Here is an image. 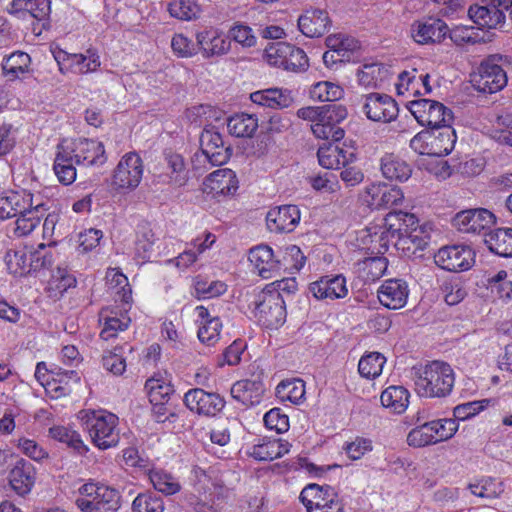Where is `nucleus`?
<instances>
[{
    "mask_svg": "<svg viewBox=\"0 0 512 512\" xmlns=\"http://www.w3.org/2000/svg\"><path fill=\"white\" fill-rule=\"evenodd\" d=\"M454 381V372L449 364L432 361L416 372L415 391L421 397H445L451 393Z\"/></svg>",
    "mask_w": 512,
    "mask_h": 512,
    "instance_id": "obj_1",
    "label": "nucleus"
},
{
    "mask_svg": "<svg viewBox=\"0 0 512 512\" xmlns=\"http://www.w3.org/2000/svg\"><path fill=\"white\" fill-rule=\"evenodd\" d=\"M81 417L93 443L100 449L114 447L119 442V432L116 430L118 417L107 411L83 412Z\"/></svg>",
    "mask_w": 512,
    "mask_h": 512,
    "instance_id": "obj_2",
    "label": "nucleus"
},
{
    "mask_svg": "<svg viewBox=\"0 0 512 512\" xmlns=\"http://www.w3.org/2000/svg\"><path fill=\"white\" fill-rule=\"evenodd\" d=\"M201 152L192 160L193 168L205 171L215 165H222L230 157L231 149L225 146L222 135L214 127L205 128L200 136Z\"/></svg>",
    "mask_w": 512,
    "mask_h": 512,
    "instance_id": "obj_3",
    "label": "nucleus"
},
{
    "mask_svg": "<svg viewBox=\"0 0 512 512\" xmlns=\"http://www.w3.org/2000/svg\"><path fill=\"white\" fill-rule=\"evenodd\" d=\"M254 317L268 329H277L286 320V307L279 291H262L254 303Z\"/></svg>",
    "mask_w": 512,
    "mask_h": 512,
    "instance_id": "obj_4",
    "label": "nucleus"
},
{
    "mask_svg": "<svg viewBox=\"0 0 512 512\" xmlns=\"http://www.w3.org/2000/svg\"><path fill=\"white\" fill-rule=\"evenodd\" d=\"M408 108L417 122L422 126H427L428 130L451 125L453 121L452 111L435 100L418 99L410 101Z\"/></svg>",
    "mask_w": 512,
    "mask_h": 512,
    "instance_id": "obj_5",
    "label": "nucleus"
},
{
    "mask_svg": "<svg viewBox=\"0 0 512 512\" xmlns=\"http://www.w3.org/2000/svg\"><path fill=\"white\" fill-rule=\"evenodd\" d=\"M508 82L506 71L493 58L482 61L470 74V83L473 88L484 94H493L501 91Z\"/></svg>",
    "mask_w": 512,
    "mask_h": 512,
    "instance_id": "obj_6",
    "label": "nucleus"
},
{
    "mask_svg": "<svg viewBox=\"0 0 512 512\" xmlns=\"http://www.w3.org/2000/svg\"><path fill=\"white\" fill-rule=\"evenodd\" d=\"M143 176V162L134 152L125 154L112 175L111 186L116 191L134 190L141 182Z\"/></svg>",
    "mask_w": 512,
    "mask_h": 512,
    "instance_id": "obj_7",
    "label": "nucleus"
},
{
    "mask_svg": "<svg viewBox=\"0 0 512 512\" xmlns=\"http://www.w3.org/2000/svg\"><path fill=\"white\" fill-rule=\"evenodd\" d=\"M322 113L319 120L311 125L313 134L323 140H341L345 132L339 123L347 117V109L343 105L331 103L323 106Z\"/></svg>",
    "mask_w": 512,
    "mask_h": 512,
    "instance_id": "obj_8",
    "label": "nucleus"
},
{
    "mask_svg": "<svg viewBox=\"0 0 512 512\" xmlns=\"http://www.w3.org/2000/svg\"><path fill=\"white\" fill-rule=\"evenodd\" d=\"M61 143L71 150L70 154L75 159L76 165L101 166L107 161L104 145L96 140L86 138L64 139Z\"/></svg>",
    "mask_w": 512,
    "mask_h": 512,
    "instance_id": "obj_9",
    "label": "nucleus"
},
{
    "mask_svg": "<svg viewBox=\"0 0 512 512\" xmlns=\"http://www.w3.org/2000/svg\"><path fill=\"white\" fill-rule=\"evenodd\" d=\"M362 202L371 209H388L404 199L402 190L386 183H372L360 195Z\"/></svg>",
    "mask_w": 512,
    "mask_h": 512,
    "instance_id": "obj_10",
    "label": "nucleus"
},
{
    "mask_svg": "<svg viewBox=\"0 0 512 512\" xmlns=\"http://www.w3.org/2000/svg\"><path fill=\"white\" fill-rule=\"evenodd\" d=\"M434 262L447 271H465L474 264V252L467 246H446L440 248L434 255Z\"/></svg>",
    "mask_w": 512,
    "mask_h": 512,
    "instance_id": "obj_11",
    "label": "nucleus"
},
{
    "mask_svg": "<svg viewBox=\"0 0 512 512\" xmlns=\"http://www.w3.org/2000/svg\"><path fill=\"white\" fill-rule=\"evenodd\" d=\"M495 222L494 214L484 208L458 212L453 218V226L463 233L488 234L486 231Z\"/></svg>",
    "mask_w": 512,
    "mask_h": 512,
    "instance_id": "obj_12",
    "label": "nucleus"
},
{
    "mask_svg": "<svg viewBox=\"0 0 512 512\" xmlns=\"http://www.w3.org/2000/svg\"><path fill=\"white\" fill-rule=\"evenodd\" d=\"M184 403L190 411L209 417L216 416L225 406V401L219 394L206 392L202 388L186 392Z\"/></svg>",
    "mask_w": 512,
    "mask_h": 512,
    "instance_id": "obj_13",
    "label": "nucleus"
},
{
    "mask_svg": "<svg viewBox=\"0 0 512 512\" xmlns=\"http://www.w3.org/2000/svg\"><path fill=\"white\" fill-rule=\"evenodd\" d=\"M363 111L367 118L376 122H391L399 112L396 101L387 94L370 93L365 96Z\"/></svg>",
    "mask_w": 512,
    "mask_h": 512,
    "instance_id": "obj_14",
    "label": "nucleus"
},
{
    "mask_svg": "<svg viewBox=\"0 0 512 512\" xmlns=\"http://www.w3.org/2000/svg\"><path fill=\"white\" fill-rule=\"evenodd\" d=\"M301 213L296 205H282L270 209L266 215L267 226L275 232H292L299 224Z\"/></svg>",
    "mask_w": 512,
    "mask_h": 512,
    "instance_id": "obj_15",
    "label": "nucleus"
},
{
    "mask_svg": "<svg viewBox=\"0 0 512 512\" xmlns=\"http://www.w3.org/2000/svg\"><path fill=\"white\" fill-rule=\"evenodd\" d=\"M484 5H472L468 10L471 20L481 28L495 29L505 22L504 11L509 8L482 0Z\"/></svg>",
    "mask_w": 512,
    "mask_h": 512,
    "instance_id": "obj_16",
    "label": "nucleus"
},
{
    "mask_svg": "<svg viewBox=\"0 0 512 512\" xmlns=\"http://www.w3.org/2000/svg\"><path fill=\"white\" fill-rule=\"evenodd\" d=\"M309 292L318 300H335L348 294L346 279L342 275L324 276L309 285Z\"/></svg>",
    "mask_w": 512,
    "mask_h": 512,
    "instance_id": "obj_17",
    "label": "nucleus"
},
{
    "mask_svg": "<svg viewBox=\"0 0 512 512\" xmlns=\"http://www.w3.org/2000/svg\"><path fill=\"white\" fill-rule=\"evenodd\" d=\"M407 283L401 279H388L378 289L380 303L389 309L402 308L408 298Z\"/></svg>",
    "mask_w": 512,
    "mask_h": 512,
    "instance_id": "obj_18",
    "label": "nucleus"
},
{
    "mask_svg": "<svg viewBox=\"0 0 512 512\" xmlns=\"http://www.w3.org/2000/svg\"><path fill=\"white\" fill-rule=\"evenodd\" d=\"M331 26L328 12L321 9L306 10L298 19L300 31L307 37H321Z\"/></svg>",
    "mask_w": 512,
    "mask_h": 512,
    "instance_id": "obj_19",
    "label": "nucleus"
},
{
    "mask_svg": "<svg viewBox=\"0 0 512 512\" xmlns=\"http://www.w3.org/2000/svg\"><path fill=\"white\" fill-rule=\"evenodd\" d=\"M418 224V219L414 214L394 211L390 212L384 218L383 235L391 238L394 242L400 241L404 234H407L412 227Z\"/></svg>",
    "mask_w": 512,
    "mask_h": 512,
    "instance_id": "obj_20",
    "label": "nucleus"
},
{
    "mask_svg": "<svg viewBox=\"0 0 512 512\" xmlns=\"http://www.w3.org/2000/svg\"><path fill=\"white\" fill-rule=\"evenodd\" d=\"M264 391V384L259 378L244 379L232 385L231 396L242 405L249 407L261 402Z\"/></svg>",
    "mask_w": 512,
    "mask_h": 512,
    "instance_id": "obj_21",
    "label": "nucleus"
},
{
    "mask_svg": "<svg viewBox=\"0 0 512 512\" xmlns=\"http://www.w3.org/2000/svg\"><path fill=\"white\" fill-rule=\"evenodd\" d=\"M249 261L264 279L275 277L280 269V261L274 258L272 249L267 245L250 249Z\"/></svg>",
    "mask_w": 512,
    "mask_h": 512,
    "instance_id": "obj_22",
    "label": "nucleus"
},
{
    "mask_svg": "<svg viewBox=\"0 0 512 512\" xmlns=\"http://www.w3.org/2000/svg\"><path fill=\"white\" fill-rule=\"evenodd\" d=\"M35 479L36 472L34 466L24 459L17 461L9 472V484L13 491L20 496H24L31 491Z\"/></svg>",
    "mask_w": 512,
    "mask_h": 512,
    "instance_id": "obj_23",
    "label": "nucleus"
},
{
    "mask_svg": "<svg viewBox=\"0 0 512 512\" xmlns=\"http://www.w3.org/2000/svg\"><path fill=\"white\" fill-rule=\"evenodd\" d=\"M447 32V24L440 19L434 18L419 22L413 25L412 28V36L420 44L439 43L445 38Z\"/></svg>",
    "mask_w": 512,
    "mask_h": 512,
    "instance_id": "obj_24",
    "label": "nucleus"
},
{
    "mask_svg": "<svg viewBox=\"0 0 512 512\" xmlns=\"http://www.w3.org/2000/svg\"><path fill=\"white\" fill-rule=\"evenodd\" d=\"M33 204L32 194L26 191H9L0 195V220L16 217L19 211Z\"/></svg>",
    "mask_w": 512,
    "mask_h": 512,
    "instance_id": "obj_25",
    "label": "nucleus"
},
{
    "mask_svg": "<svg viewBox=\"0 0 512 512\" xmlns=\"http://www.w3.org/2000/svg\"><path fill=\"white\" fill-rule=\"evenodd\" d=\"M317 156L319 164L326 169H339L340 167H345L355 158L353 152L345 150L332 143H324L320 146Z\"/></svg>",
    "mask_w": 512,
    "mask_h": 512,
    "instance_id": "obj_26",
    "label": "nucleus"
},
{
    "mask_svg": "<svg viewBox=\"0 0 512 512\" xmlns=\"http://www.w3.org/2000/svg\"><path fill=\"white\" fill-rule=\"evenodd\" d=\"M70 151L68 146L61 142L57 145L53 169L59 182L63 185H70L76 180V163Z\"/></svg>",
    "mask_w": 512,
    "mask_h": 512,
    "instance_id": "obj_27",
    "label": "nucleus"
},
{
    "mask_svg": "<svg viewBox=\"0 0 512 512\" xmlns=\"http://www.w3.org/2000/svg\"><path fill=\"white\" fill-rule=\"evenodd\" d=\"M250 99L253 103L273 108H287L293 103V97L288 90L270 88L251 93Z\"/></svg>",
    "mask_w": 512,
    "mask_h": 512,
    "instance_id": "obj_28",
    "label": "nucleus"
},
{
    "mask_svg": "<svg viewBox=\"0 0 512 512\" xmlns=\"http://www.w3.org/2000/svg\"><path fill=\"white\" fill-rule=\"evenodd\" d=\"M206 186L214 194L230 195L238 188V181L234 171L228 168L212 172L206 179Z\"/></svg>",
    "mask_w": 512,
    "mask_h": 512,
    "instance_id": "obj_29",
    "label": "nucleus"
},
{
    "mask_svg": "<svg viewBox=\"0 0 512 512\" xmlns=\"http://www.w3.org/2000/svg\"><path fill=\"white\" fill-rule=\"evenodd\" d=\"M47 209L43 203L33 204L30 207H26L23 211H19L16 216V228L15 232L19 236H26L30 234L39 224L42 217L45 216Z\"/></svg>",
    "mask_w": 512,
    "mask_h": 512,
    "instance_id": "obj_30",
    "label": "nucleus"
},
{
    "mask_svg": "<svg viewBox=\"0 0 512 512\" xmlns=\"http://www.w3.org/2000/svg\"><path fill=\"white\" fill-rule=\"evenodd\" d=\"M488 249L501 257H512V228H498L485 234Z\"/></svg>",
    "mask_w": 512,
    "mask_h": 512,
    "instance_id": "obj_31",
    "label": "nucleus"
},
{
    "mask_svg": "<svg viewBox=\"0 0 512 512\" xmlns=\"http://www.w3.org/2000/svg\"><path fill=\"white\" fill-rule=\"evenodd\" d=\"M429 240V233L424 227L416 224L407 234H404L400 241H395L394 245L405 252L407 256H411L416 254L418 250H424Z\"/></svg>",
    "mask_w": 512,
    "mask_h": 512,
    "instance_id": "obj_32",
    "label": "nucleus"
},
{
    "mask_svg": "<svg viewBox=\"0 0 512 512\" xmlns=\"http://www.w3.org/2000/svg\"><path fill=\"white\" fill-rule=\"evenodd\" d=\"M410 393L403 386H389L380 396L381 404L391 412L401 414L409 404Z\"/></svg>",
    "mask_w": 512,
    "mask_h": 512,
    "instance_id": "obj_33",
    "label": "nucleus"
},
{
    "mask_svg": "<svg viewBox=\"0 0 512 512\" xmlns=\"http://www.w3.org/2000/svg\"><path fill=\"white\" fill-rule=\"evenodd\" d=\"M431 131L430 146L433 148L434 156H446L454 148L456 134L451 125H444L441 128H434Z\"/></svg>",
    "mask_w": 512,
    "mask_h": 512,
    "instance_id": "obj_34",
    "label": "nucleus"
},
{
    "mask_svg": "<svg viewBox=\"0 0 512 512\" xmlns=\"http://www.w3.org/2000/svg\"><path fill=\"white\" fill-rule=\"evenodd\" d=\"M381 171L385 178L406 181L411 177V166L393 154L385 155L381 160Z\"/></svg>",
    "mask_w": 512,
    "mask_h": 512,
    "instance_id": "obj_35",
    "label": "nucleus"
},
{
    "mask_svg": "<svg viewBox=\"0 0 512 512\" xmlns=\"http://www.w3.org/2000/svg\"><path fill=\"white\" fill-rule=\"evenodd\" d=\"M305 382L299 378L286 379L276 387V396L281 401L299 405L305 400Z\"/></svg>",
    "mask_w": 512,
    "mask_h": 512,
    "instance_id": "obj_36",
    "label": "nucleus"
},
{
    "mask_svg": "<svg viewBox=\"0 0 512 512\" xmlns=\"http://www.w3.org/2000/svg\"><path fill=\"white\" fill-rule=\"evenodd\" d=\"M227 128L229 133L235 137L250 138L258 128V120L250 114H236L228 119Z\"/></svg>",
    "mask_w": 512,
    "mask_h": 512,
    "instance_id": "obj_37",
    "label": "nucleus"
},
{
    "mask_svg": "<svg viewBox=\"0 0 512 512\" xmlns=\"http://www.w3.org/2000/svg\"><path fill=\"white\" fill-rule=\"evenodd\" d=\"M289 443L280 439L265 441L252 447L251 456L260 461H271L282 457L289 451Z\"/></svg>",
    "mask_w": 512,
    "mask_h": 512,
    "instance_id": "obj_38",
    "label": "nucleus"
},
{
    "mask_svg": "<svg viewBox=\"0 0 512 512\" xmlns=\"http://www.w3.org/2000/svg\"><path fill=\"white\" fill-rule=\"evenodd\" d=\"M31 58L23 51H15L4 59L2 69L5 76L10 80L19 78L29 71Z\"/></svg>",
    "mask_w": 512,
    "mask_h": 512,
    "instance_id": "obj_39",
    "label": "nucleus"
},
{
    "mask_svg": "<svg viewBox=\"0 0 512 512\" xmlns=\"http://www.w3.org/2000/svg\"><path fill=\"white\" fill-rule=\"evenodd\" d=\"M196 40H198L199 50L205 57L226 54L230 48V41L220 36L210 37L206 31L197 33Z\"/></svg>",
    "mask_w": 512,
    "mask_h": 512,
    "instance_id": "obj_40",
    "label": "nucleus"
},
{
    "mask_svg": "<svg viewBox=\"0 0 512 512\" xmlns=\"http://www.w3.org/2000/svg\"><path fill=\"white\" fill-rule=\"evenodd\" d=\"M165 161L170 171L167 174L169 183L176 187L185 185L188 180V172L183 157L180 154L169 152L165 154Z\"/></svg>",
    "mask_w": 512,
    "mask_h": 512,
    "instance_id": "obj_41",
    "label": "nucleus"
},
{
    "mask_svg": "<svg viewBox=\"0 0 512 512\" xmlns=\"http://www.w3.org/2000/svg\"><path fill=\"white\" fill-rule=\"evenodd\" d=\"M7 268L15 276H25L31 272L29 265L30 250L23 248L15 251H9L6 254Z\"/></svg>",
    "mask_w": 512,
    "mask_h": 512,
    "instance_id": "obj_42",
    "label": "nucleus"
},
{
    "mask_svg": "<svg viewBox=\"0 0 512 512\" xmlns=\"http://www.w3.org/2000/svg\"><path fill=\"white\" fill-rule=\"evenodd\" d=\"M49 435L62 443L67 444L68 447L73 449L78 454H84L87 451L86 446L80 438V435L64 426H54L49 429Z\"/></svg>",
    "mask_w": 512,
    "mask_h": 512,
    "instance_id": "obj_43",
    "label": "nucleus"
},
{
    "mask_svg": "<svg viewBox=\"0 0 512 512\" xmlns=\"http://www.w3.org/2000/svg\"><path fill=\"white\" fill-rule=\"evenodd\" d=\"M385 357L378 353L372 352L363 356L358 364V371L362 377L374 379L378 377L385 364Z\"/></svg>",
    "mask_w": 512,
    "mask_h": 512,
    "instance_id": "obj_44",
    "label": "nucleus"
},
{
    "mask_svg": "<svg viewBox=\"0 0 512 512\" xmlns=\"http://www.w3.org/2000/svg\"><path fill=\"white\" fill-rule=\"evenodd\" d=\"M149 479L153 487L165 495H173L180 491L179 482L171 474L164 471L151 470Z\"/></svg>",
    "mask_w": 512,
    "mask_h": 512,
    "instance_id": "obj_45",
    "label": "nucleus"
},
{
    "mask_svg": "<svg viewBox=\"0 0 512 512\" xmlns=\"http://www.w3.org/2000/svg\"><path fill=\"white\" fill-rule=\"evenodd\" d=\"M168 11L172 17L180 20H192L199 17L201 9L191 0H173L168 5Z\"/></svg>",
    "mask_w": 512,
    "mask_h": 512,
    "instance_id": "obj_46",
    "label": "nucleus"
},
{
    "mask_svg": "<svg viewBox=\"0 0 512 512\" xmlns=\"http://www.w3.org/2000/svg\"><path fill=\"white\" fill-rule=\"evenodd\" d=\"M407 443L413 447H424L437 443V438L433 432V426L430 422L412 429L407 436Z\"/></svg>",
    "mask_w": 512,
    "mask_h": 512,
    "instance_id": "obj_47",
    "label": "nucleus"
},
{
    "mask_svg": "<svg viewBox=\"0 0 512 512\" xmlns=\"http://www.w3.org/2000/svg\"><path fill=\"white\" fill-rule=\"evenodd\" d=\"M107 310H102L100 313V320H104V327L100 333V337L104 340H108L117 335L118 331H124L127 329L130 319L127 317L118 318L116 316H109L105 313Z\"/></svg>",
    "mask_w": 512,
    "mask_h": 512,
    "instance_id": "obj_48",
    "label": "nucleus"
},
{
    "mask_svg": "<svg viewBox=\"0 0 512 512\" xmlns=\"http://www.w3.org/2000/svg\"><path fill=\"white\" fill-rule=\"evenodd\" d=\"M194 288L198 297L212 298L224 294L227 290V285L219 280L209 283L207 280L198 276L195 278Z\"/></svg>",
    "mask_w": 512,
    "mask_h": 512,
    "instance_id": "obj_49",
    "label": "nucleus"
},
{
    "mask_svg": "<svg viewBox=\"0 0 512 512\" xmlns=\"http://www.w3.org/2000/svg\"><path fill=\"white\" fill-rule=\"evenodd\" d=\"M342 94V88L331 82H319L311 90V96L323 102H335L342 97Z\"/></svg>",
    "mask_w": 512,
    "mask_h": 512,
    "instance_id": "obj_50",
    "label": "nucleus"
},
{
    "mask_svg": "<svg viewBox=\"0 0 512 512\" xmlns=\"http://www.w3.org/2000/svg\"><path fill=\"white\" fill-rule=\"evenodd\" d=\"M134 512H163L164 502L159 496L139 494L132 503Z\"/></svg>",
    "mask_w": 512,
    "mask_h": 512,
    "instance_id": "obj_51",
    "label": "nucleus"
},
{
    "mask_svg": "<svg viewBox=\"0 0 512 512\" xmlns=\"http://www.w3.org/2000/svg\"><path fill=\"white\" fill-rule=\"evenodd\" d=\"M201 324L198 330L199 340L208 346L214 345L219 340L220 336V329L222 327L220 319L218 317H212Z\"/></svg>",
    "mask_w": 512,
    "mask_h": 512,
    "instance_id": "obj_52",
    "label": "nucleus"
},
{
    "mask_svg": "<svg viewBox=\"0 0 512 512\" xmlns=\"http://www.w3.org/2000/svg\"><path fill=\"white\" fill-rule=\"evenodd\" d=\"M145 388L148 391L151 403H164V401H167L169 396L173 393V388L170 384L158 379L147 380Z\"/></svg>",
    "mask_w": 512,
    "mask_h": 512,
    "instance_id": "obj_53",
    "label": "nucleus"
},
{
    "mask_svg": "<svg viewBox=\"0 0 512 512\" xmlns=\"http://www.w3.org/2000/svg\"><path fill=\"white\" fill-rule=\"evenodd\" d=\"M71 65L77 69L78 73L86 74L97 70L100 66V58L95 52L87 50L86 54H73Z\"/></svg>",
    "mask_w": 512,
    "mask_h": 512,
    "instance_id": "obj_54",
    "label": "nucleus"
},
{
    "mask_svg": "<svg viewBox=\"0 0 512 512\" xmlns=\"http://www.w3.org/2000/svg\"><path fill=\"white\" fill-rule=\"evenodd\" d=\"M388 262L385 257L366 258L362 263V272L367 281L379 279L386 271Z\"/></svg>",
    "mask_w": 512,
    "mask_h": 512,
    "instance_id": "obj_55",
    "label": "nucleus"
},
{
    "mask_svg": "<svg viewBox=\"0 0 512 512\" xmlns=\"http://www.w3.org/2000/svg\"><path fill=\"white\" fill-rule=\"evenodd\" d=\"M289 50L282 68L290 71L305 70L308 67V57L304 50L292 44H290Z\"/></svg>",
    "mask_w": 512,
    "mask_h": 512,
    "instance_id": "obj_56",
    "label": "nucleus"
},
{
    "mask_svg": "<svg viewBox=\"0 0 512 512\" xmlns=\"http://www.w3.org/2000/svg\"><path fill=\"white\" fill-rule=\"evenodd\" d=\"M97 501L100 509L107 511H116L120 507L119 492L108 486L100 485V489L97 494Z\"/></svg>",
    "mask_w": 512,
    "mask_h": 512,
    "instance_id": "obj_57",
    "label": "nucleus"
},
{
    "mask_svg": "<svg viewBox=\"0 0 512 512\" xmlns=\"http://www.w3.org/2000/svg\"><path fill=\"white\" fill-rule=\"evenodd\" d=\"M290 43L273 42L265 48V57L270 65L282 68Z\"/></svg>",
    "mask_w": 512,
    "mask_h": 512,
    "instance_id": "obj_58",
    "label": "nucleus"
},
{
    "mask_svg": "<svg viewBox=\"0 0 512 512\" xmlns=\"http://www.w3.org/2000/svg\"><path fill=\"white\" fill-rule=\"evenodd\" d=\"M265 426L276 433H284L289 428V419L279 408H273L264 415Z\"/></svg>",
    "mask_w": 512,
    "mask_h": 512,
    "instance_id": "obj_59",
    "label": "nucleus"
},
{
    "mask_svg": "<svg viewBox=\"0 0 512 512\" xmlns=\"http://www.w3.org/2000/svg\"><path fill=\"white\" fill-rule=\"evenodd\" d=\"M171 47L180 57H191L199 51L198 40L193 42L183 34H176L171 40Z\"/></svg>",
    "mask_w": 512,
    "mask_h": 512,
    "instance_id": "obj_60",
    "label": "nucleus"
},
{
    "mask_svg": "<svg viewBox=\"0 0 512 512\" xmlns=\"http://www.w3.org/2000/svg\"><path fill=\"white\" fill-rule=\"evenodd\" d=\"M229 36L238 44L245 48L256 45L257 38L253 34L251 27L244 24H235L229 30Z\"/></svg>",
    "mask_w": 512,
    "mask_h": 512,
    "instance_id": "obj_61",
    "label": "nucleus"
},
{
    "mask_svg": "<svg viewBox=\"0 0 512 512\" xmlns=\"http://www.w3.org/2000/svg\"><path fill=\"white\" fill-rule=\"evenodd\" d=\"M437 443L450 439L458 430L455 419H440L431 421Z\"/></svg>",
    "mask_w": 512,
    "mask_h": 512,
    "instance_id": "obj_62",
    "label": "nucleus"
},
{
    "mask_svg": "<svg viewBox=\"0 0 512 512\" xmlns=\"http://www.w3.org/2000/svg\"><path fill=\"white\" fill-rule=\"evenodd\" d=\"M35 377L48 392H55L56 397L66 394L64 387L57 385L55 380L52 382L49 380V373L44 362H39L36 365Z\"/></svg>",
    "mask_w": 512,
    "mask_h": 512,
    "instance_id": "obj_63",
    "label": "nucleus"
},
{
    "mask_svg": "<svg viewBox=\"0 0 512 512\" xmlns=\"http://www.w3.org/2000/svg\"><path fill=\"white\" fill-rule=\"evenodd\" d=\"M488 403L489 400H481L460 404L453 410L454 417L458 420H466L482 411Z\"/></svg>",
    "mask_w": 512,
    "mask_h": 512,
    "instance_id": "obj_64",
    "label": "nucleus"
}]
</instances>
